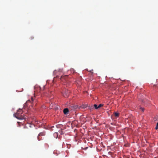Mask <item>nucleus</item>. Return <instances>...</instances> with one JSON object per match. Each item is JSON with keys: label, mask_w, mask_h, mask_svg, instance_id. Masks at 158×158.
Segmentation results:
<instances>
[{"label": "nucleus", "mask_w": 158, "mask_h": 158, "mask_svg": "<svg viewBox=\"0 0 158 158\" xmlns=\"http://www.w3.org/2000/svg\"><path fill=\"white\" fill-rule=\"evenodd\" d=\"M23 113L22 109H19L17 112L14 114V115L18 119H25V118L23 117L21 114Z\"/></svg>", "instance_id": "1"}, {"label": "nucleus", "mask_w": 158, "mask_h": 158, "mask_svg": "<svg viewBox=\"0 0 158 158\" xmlns=\"http://www.w3.org/2000/svg\"><path fill=\"white\" fill-rule=\"evenodd\" d=\"M45 135V133L44 132H41L37 136V139L39 140H40V136H44Z\"/></svg>", "instance_id": "2"}, {"label": "nucleus", "mask_w": 158, "mask_h": 158, "mask_svg": "<svg viewBox=\"0 0 158 158\" xmlns=\"http://www.w3.org/2000/svg\"><path fill=\"white\" fill-rule=\"evenodd\" d=\"M68 77V76L67 75H65L63 76H61L60 78V80L62 81H63L64 80L66 81V79H67Z\"/></svg>", "instance_id": "3"}, {"label": "nucleus", "mask_w": 158, "mask_h": 158, "mask_svg": "<svg viewBox=\"0 0 158 158\" xmlns=\"http://www.w3.org/2000/svg\"><path fill=\"white\" fill-rule=\"evenodd\" d=\"M69 110L67 108H65L64 109V113L65 114H69Z\"/></svg>", "instance_id": "4"}, {"label": "nucleus", "mask_w": 158, "mask_h": 158, "mask_svg": "<svg viewBox=\"0 0 158 158\" xmlns=\"http://www.w3.org/2000/svg\"><path fill=\"white\" fill-rule=\"evenodd\" d=\"M113 114L116 117H118L119 116V113L117 112H114Z\"/></svg>", "instance_id": "5"}, {"label": "nucleus", "mask_w": 158, "mask_h": 158, "mask_svg": "<svg viewBox=\"0 0 158 158\" xmlns=\"http://www.w3.org/2000/svg\"><path fill=\"white\" fill-rule=\"evenodd\" d=\"M33 98H31V100H28L27 102H33Z\"/></svg>", "instance_id": "6"}, {"label": "nucleus", "mask_w": 158, "mask_h": 158, "mask_svg": "<svg viewBox=\"0 0 158 158\" xmlns=\"http://www.w3.org/2000/svg\"><path fill=\"white\" fill-rule=\"evenodd\" d=\"M94 107L96 109H97L98 108V106L96 104H94Z\"/></svg>", "instance_id": "7"}, {"label": "nucleus", "mask_w": 158, "mask_h": 158, "mask_svg": "<svg viewBox=\"0 0 158 158\" xmlns=\"http://www.w3.org/2000/svg\"><path fill=\"white\" fill-rule=\"evenodd\" d=\"M103 105L102 104H100L98 106V108L101 107Z\"/></svg>", "instance_id": "8"}, {"label": "nucleus", "mask_w": 158, "mask_h": 158, "mask_svg": "<svg viewBox=\"0 0 158 158\" xmlns=\"http://www.w3.org/2000/svg\"><path fill=\"white\" fill-rule=\"evenodd\" d=\"M155 129L157 130L158 129V123H157V124H156V126L155 128Z\"/></svg>", "instance_id": "9"}, {"label": "nucleus", "mask_w": 158, "mask_h": 158, "mask_svg": "<svg viewBox=\"0 0 158 158\" xmlns=\"http://www.w3.org/2000/svg\"><path fill=\"white\" fill-rule=\"evenodd\" d=\"M140 109L142 110V111L143 112L144 111V108L141 107V108H140Z\"/></svg>", "instance_id": "10"}, {"label": "nucleus", "mask_w": 158, "mask_h": 158, "mask_svg": "<svg viewBox=\"0 0 158 158\" xmlns=\"http://www.w3.org/2000/svg\"><path fill=\"white\" fill-rule=\"evenodd\" d=\"M37 89L40 90H41V88L40 87H37Z\"/></svg>", "instance_id": "11"}, {"label": "nucleus", "mask_w": 158, "mask_h": 158, "mask_svg": "<svg viewBox=\"0 0 158 158\" xmlns=\"http://www.w3.org/2000/svg\"><path fill=\"white\" fill-rule=\"evenodd\" d=\"M36 89H36V88L35 87V93H36Z\"/></svg>", "instance_id": "12"}, {"label": "nucleus", "mask_w": 158, "mask_h": 158, "mask_svg": "<svg viewBox=\"0 0 158 158\" xmlns=\"http://www.w3.org/2000/svg\"><path fill=\"white\" fill-rule=\"evenodd\" d=\"M40 139H40V140H42V139L41 138V136H40Z\"/></svg>", "instance_id": "13"}, {"label": "nucleus", "mask_w": 158, "mask_h": 158, "mask_svg": "<svg viewBox=\"0 0 158 158\" xmlns=\"http://www.w3.org/2000/svg\"><path fill=\"white\" fill-rule=\"evenodd\" d=\"M92 71H93V70H91V71H90V72H91V73H93V72H92Z\"/></svg>", "instance_id": "14"}, {"label": "nucleus", "mask_w": 158, "mask_h": 158, "mask_svg": "<svg viewBox=\"0 0 158 158\" xmlns=\"http://www.w3.org/2000/svg\"><path fill=\"white\" fill-rule=\"evenodd\" d=\"M142 102H144V101H143V100H142Z\"/></svg>", "instance_id": "15"}, {"label": "nucleus", "mask_w": 158, "mask_h": 158, "mask_svg": "<svg viewBox=\"0 0 158 158\" xmlns=\"http://www.w3.org/2000/svg\"><path fill=\"white\" fill-rule=\"evenodd\" d=\"M60 71H62V69H60Z\"/></svg>", "instance_id": "16"}]
</instances>
